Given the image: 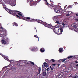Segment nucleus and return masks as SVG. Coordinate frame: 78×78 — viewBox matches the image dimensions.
I'll return each mask as SVG.
<instances>
[{
  "mask_svg": "<svg viewBox=\"0 0 78 78\" xmlns=\"http://www.w3.org/2000/svg\"><path fill=\"white\" fill-rule=\"evenodd\" d=\"M2 5L3 8L5 9L8 12V13L16 17L17 18L22 19H21V17L20 16H22V12H21L17 10H11L8 9L6 8V5H5V3H3Z\"/></svg>",
  "mask_w": 78,
  "mask_h": 78,
  "instance_id": "1",
  "label": "nucleus"
},
{
  "mask_svg": "<svg viewBox=\"0 0 78 78\" xmlns=\"http://www.w3.org/2000/svg\"><path fill=\"white\" fill-rule=\"evenodd\" d=\"M37 22L38 23H40L41 24H42V25H44L45 27L48 28H51L50 27H52V28H54L56 27L57 26H54L53 27V26L51 25V24H48L46 22H44L40 20H37Z\"/></svg>",
  "mask_w": 78,
  "mask_h": 78,
  "instance_id": "2",
  "label": "nucleus"
},
{
  "mask_svg": "<svg viewBox=\"0 0 78 78\" xmlns=\"http://www.w3.org/2000/svg\"><path fill=\"white\" fill-rule=\"evenodd\" d=\"M60 26V27H60V28L58 29V30H57V28H54V30H53L54 33L58 34V35H61L62 33V32H63V31H64L63 28L61 27H63L61 26Z\"/></svg>",
  "mask_w": 78,
  "mask_h": 78,
  "instance_id": "3",
  "label": "nucleus"
},
{
  "mask_svg": "<svg viewBox=\"0 0 78 78\" xmlns=\"http://www.w3.org/2000/svg\"><path fill=\"white\" fill-rule=\"evenodd\" d=\"M0 29H2V31H1L0 33V37H4V36H5L7 35L6 34L7 32L6 29L3 28L2 27H1Z\"/></svg>",
  "mask_w": 78,
  "mask_h": 78,
  "instance_id": "4",
  "label": "nucleus"
},
{
  "mask_svg": "<svg viewBox=\"0 0 78 78\" xmlns=\"http://www.w3.org/2000/svg\"><path fill=\"white\" fill-rule=\"evenodd\" d=\"M33 0H27V2L29 3H29V5L30 6H33V5H36V4L37 3H39V2H37V1L36 2L33 1Z\"/></svg>",
  "mask_w": 78,
  "mask_h": 78,
  "instance_id": "5",
  "label": "nucleus"
},
{
  "mask_svg": "<svg viewBox=\"0 0 78 78\" xmlns=\"http://www.w3.org/2000/svg\"><path fill=\"white\" fill-rule=\"evenodd\" d=\"M54 9V11L55 12H56V13H58V14L59 13V12H60V10H59V7L58 6H55L54 5V8L53 9Z\"/></svg>",
  "mask_w": 78,
  "mask_h": 78,
  "instance_id": "6",
  "label": "nucleus"
},
{
  "mask_svg": "<svg viewBox=\"0 0 78 78\" xmlns=\"http://www.w3.org/2000/svg\"><path fill=\"white\" fill-rule=\"evenodd\" d=\"M45 3L47 6H48L49 8H51V9H53V8H54V7H55V5L52 4L51 5L49 4L48 2H47Z\"/></svg>",
  "mask_w": 78,
  "mask_h": 78,
  "instance_id": "7",
  "label": "nucleus"
},
{
  "mask_svg": "<svg viewBox=\"0 0 78 78\" xmlns=\"http://www.w3.org/2000/svg\"><path fill=\"white\" fill-rule=\"evenodd\" d=\"M9 3L12 6H14L16 5V3L12 0H11L9 2Z\"/></svg>",
  "mask_w": 78,
  "mask_h": 78,
  "instance_id": "8",
  "label": "nucleus"
},
{
  "mask_svg": "<svg viewBox=\"0 0 78 78\" xmlns=\"http://www.w3.org/2000/svg\"><path fill=\"white\" fill-rule=\"evenodd\" d=\"M53 20L56 23H57V25H58L59 23V22L58 21V19L57 18H54Z\"/></svg>",
  "mask_w": 78,
  "mask_h": 78,
  "instance_id": "9",
  "label": "nucleus"
},
{
  "mask_svg": "<svg viewBox=\"0 0 78 78\" xmlns=\"http://www.w3.org/2000/svg\"><path fill=\"white\" fill-rule=\"evenodd\" d=\"M48 65L46 62H44L42 65V68L44 69L45 67H47Z\"/></svg>",
  "mask_w": 78,
  "mask_h": 78,
  "instance_id": "10",
  "label": "nucleus"
},
{
  "mask_svg": "<svg viewBox=\"0 0 78 78\" xmlns=\"http://www.w3.org/2000/svg\"><path fill=\"white\" fill-rule=\"evenodd\" d=\"M31 50L33 51H37V47H33L31 49Z\"/></svg>",
  "mask_w": 78,
  "mask_h": 78,
  "instance_id": "11",
  "label": "nucleus"
},
{
  "mask_svg": "<svg viewBox=\"0 0 78 78\" xmlns=\"http://www.w3.org/2000/svg\"><path fill=\"white\" fill-rule=\"evenodd\" d=\"M30 19V17H26L25 18L24 20H26V21H28L29 22Z\"/></svg>",
  "mask_w": 78,
  "mask_h": 78,
  "instance_id": "12",
  "label": "nucleus"
},
{
  "mask_svg": "<svg viewBox=\"0 0 78 78\" xmlns=\"http://www.w3.org/2000/svg\"><path fill=\"white\" fill-rule=\"evenodd\" d=\"M40 51L41 53H44V52H45V49L44 48H42L40 49Z\"/></svg>",
  "mask_w": 78,
  "mask_h": 78,
  "instance_id": "13",
  "label": "nucleus"
},
{
  "mask_svg": "<svg viewBox=\"0 0 78 78\" xmlns=\"http://www.w3.org/2000/svg\"><path fill=\"white\" fill-rule=\"evenodd\" d=\"M1 42L2 43V44H4V45L6 44V41L5 40H1Z\"/></svg>",
  "mask_w": 78,
  "mask_h": 78,
  "instance_id": "14",
  "label": "nucleus"
},
{
  "mask_svg": "<svg viewBox=\"0 0 78 78\" xmlns=\"http://www.w3.org/2000/svg\"><path fill=\"white\" fill-rule=\"evenodd\" d=\"M41 67H39L38 68V73L37 75H39V74H40V73H41Z\"/></svg>",
  "mask_w": 78,
  "mask_h": 78,
  "instance_id": "15",
  "label": "nucleus"
},
{
  "mask_svg": "<svg viewBox=\"0 0 78 78\" xmlns=\"http://www.w3.org/2000/svg\"><path fill=\"white\" fill-rule=\"evenodd\" d=\"M33 21H35V19H32L30 18V19L29 20V22H33Z\"/></svg>",
  "mask_w": 78,
  "mask_h": 78,
  "instance_id": "16",
  "label": "nucleus"
},
{
  "mask_svg": "<svg viewBox=\"0 0 78 78\" xmlns=\"http://www.w3.org/2000/svg\"><path fill=\"white\" fill-rule=\"evenodd\" d=\"M13 26L15 25V26H16V27H17V26H18V24H17V23L16 22H14L13 24Z\"/></svg>",
  "mask_w": 78,
  "mask_h": 78,
  "instance_id": "17",
  "label": "nucleus"
},
{
  "mask_svg": "<svg viewBox=\"0 0 78 78\" xmlns=\"http://www.w3.org/2000/svg\"><path fill=\"white\" fill-rule=\"evenodd\" d=\"M46 62L47 64H50V63L51 62V60H48V61Z\"/></svg>",
  "mask_w": 78,
  "mask_h": 78,
  "instance_id": "18",
  "label": "nucleus"
},
{
  "mask_svg": "<svg viewBox=\"0 0 78 78\" xmlns=\"http://www.w3.org/2000/svg\"><path fill=\"white\" fill-rule=\"evenodd\" d=\"M46 75H47V73L46 72L44 71L43 73V76H46Z\"/></svg>",
  "mask_w": 78,
  "mask_h": 78,
  "instance_id": "19",
  "label": "nucleus"
},
{
  "mask_svg": "<svg viewBox=\"0 0 78 78\" xmlns=\"http://www.w3.org/2000/svg\"><path fill=\"white\" fill-rule=\"evenodd\" d=\"M63 48H60L59 50V51L60 53H61L63 51Z\"/></svg>",
  "mask_w": 78,
  "mask_h": 78,
  "instance_id": "20",
  "label": "nucleus"
},
{
  "mask_svg": "<svg viewBox=\"0 0 78 78\" xmlns=\"http://www.w3.org/2000/svg\"><path fill=\"white\" fill-rule=\"evenodd\" d=\"M75 23H74V24L73 25V27L74 28H75V29H76V28H77L76 25H75Z\"/></svg>",
  "mask_w": 78,
  "mask_h": 78,
  "instance_id": "21",
  "label": "nucleus"
},
{
  "mask_svg": "<svg viewBox=\"0 0 78 78\" xmlns=\"http://www.w3.org/2000/svg\"><path fill=\"white\" fill-rule=\"evenodd\" d=\"M25 63L27 64H30V62H28V61H25Z\"/></svg>",
  "mask_w": 78,
  "mask_h": 78,
  "instance_id": "22",
  "label": "nucleus"
},
{
  "mask_svg": "<svg viewBox=\"0 0 78 78\" xmlns=\"http://www.w3.org/2000/svg\"><path fill=\"white\" fill-rule=\"evenodd\" d=\"M66 58H63L62 60L61 61L62 62H63L64 61H66Z\"/></svg>",
  "mask_w": 78,
  "mask_h": 78,
  "instance_id": "23",
  "label": "nucleus"
},
{
  "mask_svg": "<svg viewBox=\"0 0 78 78\" xmlns=\"http://www.w3.org/2000/svg\"><path fill=\"white\" fill-rule=\"evenodd\" d=\"M73 58V56H68V59H69V58Z\"/></svg>",
  "mask_w": 78,
  "mask_h": 78,
  "instance_id": "24",
  "label": "nucleus"
},
{
  "mask_svg": "<svg viewBox=\"0 0 78 78\" xmlns=\"http://www.w3.org/2000/svg\"><path fill=\"white\" fill-rule=\"evenodd\" d=\"M44 1H45V2H47V0H44ZM41 1V0H37V2H39Z\"/></svg>",
  "mask_w": 78,
  "mask_h": 78,
  "instance_id": "25",
  "label": "nucleus"
},
{
  "mask_svg": "<svg viewBox=\"0 0 78 78\" xmlns=\"http://www.w3.org/2000/svg\"><path fill=\"white\" fill-rule=\"evenodd\" d=\"M30 63L31 64H32L33 65V66H34V62H31V61H30Z\"/></svg>",
  "mask_w": 78,
  "mask_h": 78,
  "instance_id": "26",
  "label": "nucleus"
},
{
  "mask_svg": "<svg viewBox=\"0 0 78 78\" xmlns=\"http://www.w3.org/2000/svg\"><path fill=\"white\" fill-rule=\"evenodd\" d=\"M72 8V6L69 5L68 7L67 8V9H69V8Z\"/></svg>",
  "mask_w": 78,
  "mask_h": 78,
  "instance_id": "27",
  "label": "nucleus"
},
{
  "mask_svg": "<svg viewBox=\"0 0 78 78\" xmlns=\"http://www.w3.org/2000/svg\"><path fill=\"white\" fill-rule=\"evenodd\" d=\"M10 67V66L9 65H8V66H5V68H7V67Z\"/></svg>",
  "mask_w": 78,
  "mask_h": 78,
  "instance_id": "28",
  "label": "nucleus"
},
{
  "mask_svg": "<svg viewBox=\"0 0 78 78\" xmlns=\"http://www.w3.org/2000/svg\"><path fill=\"white\" fill-rule=\"evenodd\" d=\"M51 61H52V62H56V61H55V60L53 59H52Z\"/></svg>",
  "mask_w": 78,
  "mask_h": 78,
  "instance_id": "29",
  "label": "nucleus"
},
{
  "mask_svg": "<svg viewBox=\"0 0 78 78\" xmlns=\"http://www.w3.org/2000/svg\"><path fill=\"white\" fill-rule=\"evenodd\" d=\"M34 37H37V38H38V41H39V37H37V36H36V35H34Z\"/></svg>",
  "mask_w": 78,
  "mask_h": 78,
  "instance_id": "30",
  "label": "nucleus"
},
{
  "mask_svg": "<svg viewBox=\"0 0 78 78\" xmlns=\"http://www.w3.org/2000/svg\"><path fill=\"white\" fill-rule=\"evenodd\" d=\"M0 54L1 55V56H2L3 57H5V56L4 55H3V54H1L0 53Z\"/></svg>",
  "mask_w": 78,
  "mask_h": 78,
  "instance_id": "31",
  "label": "nucleus"
},
{
  "mask_svg": "<svg viewBox=\"0 0 78 78\" xmlns=\"http://www.w3.org/2000/svg\"><path fill=\"white\" fill-rule=\"evenodd\" d=\"M62 25H63V26H65V25H66V24H65L64 23H62Z\"/></svg>",
  "mask_w": 78,
  "mask_h": 78,
  "instance_id": "32",
  "label": "nucleus"
},
{
  "mask_svg": "<svg viewBox=\"0 0 78 78\" xmlns=\"http://www.w3.org/2000/svg\"><path fill=\"white\" fill-rule=\"evenodd\" d=\"M48 70H49V68L48 67L46 69V71L47 72H48Z\"/></svg>",
  "mask_w": 78,
  "mask_h": 78,
  "instance_id": "33",
  "label": "nucleus"
},
{
  "mask_svg": "<svg viewBox=\"0 0 78 78\" xmlns=\"http://www.w3.org/2000/svg\"><path fill=\"white\" fill-rule=\"evenodd\" d=\"M75 20H76V22H78V19H75Z\"/></svg>",
  "mask_w": 78,
  "mask_h": 78,
  "instance_id": "34",
  "label": "nucleus"
},
{
  "mask_svg": "<svg viewBox=\"0 0 78 78\" xmlns=\"http://www.w3.org/2000/svg\"><path fill=\"white\" fill-rule=\"evenodd\" d=\"M75 76H76V78H78V76L76 74L75 75Z\"/></svg>",
  "mask_w": 78,
  "mask_h": 78,
  "instance_id": "35",
  "label": "nucleus"
},
{
  "mask_svg": "<svg viewBox=\"0 0 78 78\" xmlns=\"http://www.w3.org/2000/svg\"><path fill=\"white\" fill-rule=\"evenodd\" d=\"M50 0V2L52 4V3H53V1H51V0Z\"/></svg>",
  "mask_w": 78,
  "mask_h": 78,
  "instance_id": "36",
  "label": "nucleus"
},
{
  "mask_svg": "<svg viewBox=\"0 0 78 78\" xmlns=\"http://www.w3.org/2000/svg\"><path fill=\"white\" fill-rule=\"evenodd\" d=\"M69 16H70V14H66V16H67V17H69Z\"/></svg>",
  "mask_w": 78,
  "mask_h": 78,
  "instance_id": "37",
  "label": "nucleus"
},
{
  "mask_svg": "<svg viewBox=\"0 0 78 78\" xmlns=\"http://www.w3.org/2000/svg\"><path fill=\"white\" fill-rule=\"evenodd\" d=\"M4 2H8V0H3Z\"/></svg>",
  "mask_w": 78,
  "mask_h": 78,
  "instance_id": "38",
  "label": "nucleus"
},
{
  "mask_svg": "<svg viewBox=\"0 0 78 78\" xmlns=\"http://www.w3.org/2000/svg\"><path fill=\"white\" fill-rule=\"evenodd\" d=\"M10 61H11V62H14V61H13V60H10Z\"/></svg>",
  "mask_w": 78,
  "mask_h": 78,
  "instance_id": "39",
  "label": "nucleus"
},
{
  "mask_svg": "<svg viewBox=\"0 0 78 78\" xmlns=\"http://www.w3.org/2000/svg\"><path fill=\"white\" fill-rule=\"evenodd\" d=\"M53 70V67L51 68V70Z\"/></svg>",
  "mask_w": 78,
  "mask_h": 78,
  "instance_id": "40",
  "label": "nucleus"
},
{
  "mask_svg": "<svg viewBox=\"0 0 78 78\" xmlns=\"http://www.w3.org/2000/svg\"><path fill=\"white\" fill-rule=\"evenodd\" d=\"M58 67H59V66H60V64H57Z\"/></svg>",
  "mask_w": 78,
  "mask_h": 78,
  "instance_id": "41",
  "label": "nucleus"
},
{
  "mask_svg": "<svg viewBox=\"0 0 78 78\" xmlns=\"http://www.w3.org/2000/svg\"><path fill=\"white\" fill-rule=\"evenodd\" d=\"M52 66H56V64H53Z\"/></svg>",
  "mask_w": 78,
  "mask_h": 78,
  "instance_id": "42",
  "label": "nucleus"
},
{
  "mask_svg": "<svg viewBox=\"0 0 78 78\" xmlns=\"http://www.w3.org/2000/svg\"><path fill=\"white\" fill-rule=\"evenodd\" d=\"M67 5H66L65 6L64 8L65 9V8H66V7H67Z\"/></svg>",
  "mask_w": 78,
  "mask_h": 78,
  "instance_id": "43",
  "label": "nucleus"
},
{
  "mask_svg": "<svg viewBox=\"0 0 78 78\" xmlns=\"http://www.w3.org/2000/svg\"><path fill=\"white\" fill-rule=\"evenodd\" d=\"M74 62H75V63H78V62L77 61H75Z\"/></svg>",
  "mask_w": 78,
  "mask_h": 78,
  "instance_id": "44",
  "label": "nucleus"
},
{
  "mask_svg": "<svg viewBox=\"0 0 78 78\" xmlns=\"http://www.w3.org/2000/svg\"><path fill=\"white\" fill-rule=\"evenodd\" d=\"M67 63V61H65L64 62V63Z\"/></svg>",
  "mask_w": 78,
  "mask_h": 78,
  "instance_id": "45",
  "label": "nucleus"
},
{
  "mask_svg": "<svg viewBox=\"0 0 78 78\" xmlns=\"http://www.w3.org/2000/svg\"><path fill=\"white\" fill-rule=\"evenodd\" d=\"M50 69H51V66H50Z\"/></svg>",
  "mask_w": 78,
  "mask_h": 78,
  "instance_id": "46",
  "label": "nucleus"
},
{
  "mask_svg": "<svg viewBox=\"0 0 78 78\" xmlns=\"http://www.w3.org/2000/svg\"><path fill=\"white\" fill-rule=\"evenodd\" d=\"M76 16H78V14H76Z\"/></svg>",
  "mask_w": 78,
  "mask_h": 78,
  "instance_id": "47",
  "label": "nucleus"
},
{
  "mask_svg": "<svg viewBox=\"0 0 78 78\" xmlns=\"http://www.w3.org/2000/svg\"><path fill=\"white\" fill-rule=\"evenodd\" d=\"M76 67H78V64L76 65Z\"/></svg>",
  "mask_w": 78,
  "mask_h": 78,
  "instance_id": "48",
  "label": "nucleus"
},
{
  "mask_svg": "<svg viewBox=\"0 0 78 78\" xmlns=\"http://www.w3.org/2000/svg\"><path fill=\"white\" fill-rule=\"evenodd\" d=\"M69 77H72V76H71V75H70L69 76Z\"/></svg>",
  "mask_w": 78,
  "mask_h": 78,
  "instance_id": "49",
  "label": "nucleus"
},
{
  "mask_svg": "<svg viewBox=\"0 0 78 78\" xmlns=\"http://www.w3.org/2000/svg\"><path fill=\"white\" fill-rule=\"evenodd\" d=\"M73 78H76V76H75L74 77H73Z\"/></svg>",
  "mask_w": 78,
  "mask_h": 78,
  "instance_id": "50",
  "label": "nucleus"
},
{
  "mask_svg": "<svg viewBox=\"0 0 78 78\" xmlns=\"http://www.w3.org/2000/svg\"><path fill=\"white\" fill-rule=\"evenodd\" d=\"M34 30H36V28H34Z\"/></svg>",
  "mask_w": 78,
  "mask_h": 78,
  "instance_id": "51",
  "label": "nucleus"
},
{
  "mask_svg": "<svg viewBox=\"0 0 78 78\" xmlns=\"http://www.w3.org/2000/svg\"><path fill=\"white\" fill-rule=\"evenodd\" d=\"M0 17H2V16H0Z\"/></svg>",
  "mask_w": 78,
  "mask_h": 78,
  "instance_id": "52",
  "label": "nucleus"
},
{
  "mask_svg": "<svg viewBox=\"0 0 78 78\" xmlns=\"http://www.w3.org/2000/svg\"><path fill=\"white\" fill-rule=\"evenodd\" d=\"M6 58L7 59V57H6Z\"/></svg>",
  "mask_w": 78,
  "mask_h": 78,
  "instance_id": "53",
  "label": "nucleus"
},
{
  "mask_svg": "<svg viewBox=\"0 0 78 78\" xmlns=\"http://www.w3.org/2000/svg\"><path fill=\"white\" fill-rule=\"evenodd\" d=\"M36 32H37V30H36Z\"/></svg>",
  "mask_w": 78,
  "mask_h": 78,
  "instance_id": "54",
  "label": "nucleus"
},
{
  "mask_svg": "<svg viewBox=\"0 0 78 78\" xmlns=\"http://www.w3.org/2000/svg\"><path fill=\"white\" fill-rule=\"evenodd\" d=\"M67 58H68L67 57V58H66V59H67Z\"/></svg>",
  "mask_w": 78,
  "mask_h": 78,
  "instance_id": "55",
  "label": "nucleus"
},
{
  "mask_svg": "<svg viewBox=\"0 0 78 78\" xmlns=\"http://www.w3.org/2000/svg\"><path fill=\"white\" fill-rule=\"evenodd\" d=\"M4 59H5V58H4Z\"/></svg>",
  "mask_w": 78,
  "mask_h": 78,
  "instance_id": "56",
  "label": "nucleus"
}]
</instances>
